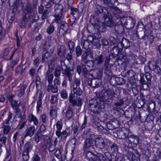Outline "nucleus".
<instances>
[{
    "label": "nucleus",
    "instance_id": "nucleus-59",
    "mask_svg": "<svg viewBox=\"0 0 161 161\" xmlns=\"http://www.w3.org/2000/svg\"><path fill=\"white\" fill-rule=\"evenodd\" d=\"M73 92L74 94H76L77 96L78 95L79 96L81 95L83 93L82 90L80 87L74 88Z\"/></svg>",
    "mask_w": 161,
    "mask_h": 161
},
{
    "label": "nucleus",
    "instance_id": "nucleus-6",
    "mask_svg": "<svg viewBox=\"0 0 161 161\" xmlns=\"http://www.w3.org/2000/svg\"><path fill=\"white\" fill-rule=\"evenodd\" d=\"M87 67L89 66H87L83 63H82L81 65H78L76 67V71L78 74L80 75L82 72L84 77H88V74L90 70L89 71Z\"/></svg>",
    "mask_w": 161,
    "mask_h": 161
},
{
    "label": "nucleus",
    "instance_id": "nucleus-62",
    "mask_svg": "<svg viewBox=\"0 0 161 161\" xmlns=\"http://www.w3.org/2000/svg\"><path fill=\"white\" fill-rule=\"evenodd\" d=\"M140 97L144 103L149 100L150 96L149 95H147L146 96L144 95L143 93H141L140 94Z\"/></svg>",
    "mask_w": 161,
    "mask_h": 161
},
{
    "label": "nucleus",
    "instance_id": "nucleus-63",
    "mask_svg": "<svg viewBox=\"0 0 161 161\" xmlns=\"http://www.w3.org/2000/svg\"><path fill=\"white\" fill-rule=\"evenodd\" d=\"M55 29L54 25L50 24L49 26L47 28L46 30V32L49 34H52Z\"/></svg>",
    "mask_w": 161,
    "mask_h": 161
},
{
    "label": "nucleus",
    "instance_id": "nucleus-52",
    "mask_svg": "<svg viewBox=\"0 0 161 161\" xmlns=\"http://www.w3.org/2000/svg\"><path fill=\"white\" fill-rule=\"evenodd\" d=\"M119 60V62H120L121 61H122L123 62L125 63H128L129 62L128 59L127 58V56L123 54H120L119 57H118Z\"/></svg>",
    "mask_w": 161,
    "mask_h": 161
},
{
    "label": "nucleus",
    "instance_id": "nucleus-54",
    "mask_svg": "<svg viewBox=\"0 0 161 161\" xmlns=\"http://www.w3.org/2000/svg\"><path fill=\"white\" fill-rule=\"evenodd\" d=\"M111 151L114 153L118 152V147L117 145L115 143H112L110 147Z\"/></svg>",
    "mask_w": 161,
    "mask_h": 161
},
{
    "label": "nucleus",
    "instance_id": "nucleus-15",
    "mask_svg": "<svg viewBox=\"0 0 161 161\" xmlns=\"http://www.w3.org/2000/svg\"><path fill=\"white\" fill-rule=\"evenodd\" d=\"M13 114L9 111L8 113V118L5 121L3 122V123L4 124L3 125V128H4L3 131L4 133L5 134H8L11 129V127L8 125L9 124V121L12 119Z\"/></svg>",
    "mask_w": 161,
    "mask_h": 161
},
{
    "label": "nucleus",
    "instance_id": "nucleus-13",
    "mask_svg": "<svg viewBox=\"0 0 161 161\" xmlns=\"http://www.w3.org/2000/svg\"><path fill=\"white\" fill-rule=\"evenodd\" d=\"M72 132V130L70 127H68L62 132L59 131H56V134L58 138L61 137V139L65 140L68 136L70 135Z\"/></svg>",
    "mask_w": 161,
    "mask_h": 161
},
{
    "label": "nucleus",
    "instance_id": "nucleus-58",
    "mask_svg": "<svg viewBox=\"0 0 161 161\" xmlns=\"http://www.w3.org/2000/svg\"><path fill=\"white\" fill-rule=\"evenodd\" d=\"M68 45L69 49L70 52L73 53L75 50V43L69 40L68 41Z\"/></svg>",
    "mask_w": 161,
    "mask_h": 161
},
{
    "label": "nucleus",
    "instance_id": "nucleus-48",
    "mask_svg": "<svg viewBox=\"0 0 161 161\" xmlns=\"http://www.w3.org/2000/svg\"><path fill=\"white\" fill-rule=\"evenodd\" d=\"M109 62H108L104 64V73H112L111 69V66L109 65Z\"/></svg>",
    "mask_w": 161,
    "mask_h": 161
},
{
    "label": "nucleus",
    "instance_id": "nucleus-31",
    "mask_svg": "<svg viewBox=\"0 0 161 161\" xmlns=\"http://www.w3.org/2000/svg\"><path fill=\"white\" fill-rule=\"evenodd\" d=\"M26 134L24 137L25 138L27 136L32 137L35 132V127L34 125L30 127L26 130Z\"/></svg>",
    "mask_w": 161,
    "mask_h": 161
},
{
    "label": "nucleus",
    "instance_id": "nucleus-42",
    "mask_svg": "<svg viewBox=\"0 0 161 161\" xmlns=\"http://www.w3.org/2000/svg\"><path fill=\"white\" fill-rule=\"evenodd\" d=\"M73 116V112L72 108L69 106L68 107V109L65 114V116L69 120L72 118Z\"/></svg>",
    "mask_w": 161,
    "mask_h": 161
},
{
    "label": "nucleus",
    "instance_id": "nucleus-44",
    "mask_svg": "<svg viewBox=\"0 0 161 161\" xmlns=\"http://www.w3.org/2000/svg\"><path fill=\"white\" fill-rule=\"evenodd\" d=\"M90 56L93 58V56L92 53V51L90 50H86L85 51L81 56V59L88 58V56Z\"/></svg>",
    "mask_w": 161,
    "mask_h": 161
},
{
    "label": "nucleus",
    "instance_id": "nucleus-26",
    "mask_svg": "<svg viewBox=\"0 0 161 161\" xmlns=\"http://www.w3.org/2000/svg\"><path fill=\"white\" fill-rule=\"evenodd\" d=\"M100 18L99 16H97L95 15L91 16L90 20V22L92 24L97 27L99 25L101 21L100 20Z\"/></svg>",
    "mask_w": 161,
    "mask_h": 161
},
{
    "label": "nucleus",
    "instance_id": "nucleus-24",
    "mask_svg": "<svg viewBox=\"0 0 161 161\" xmlns=\"http://www.w3.org/2000/svg\"><path fill=\"white\" fill-rule=\"evenodd\" d=\"M146 31L145 30L143 32V35L142 36L141 38L139 37L138 38L140 39H144L145 40L147 39V42L148 43L150 44H152L155 36L153 35H146L145 32Z\"/></svg>",
    "mask_w": 161,
    "mask_h": 161
},
{
    "label": "nucleus",
    "instance_id": "nucleus-64",
    "mask_svg": "<svg viewBox=\"0 0 161 161\" xmlns=\"http://www.w3.org/2000/svg\"><path fill=\"white\" fill-rule=\"evenodd\" d=\"M132 156H135L137 158H139L141 154L139 151L136 149L133 148Z\"/></svg>",
    "mask_w": 161,
    "mask_h": 161
},
{
    "label": "nucleus",
    "instance_id": "nucleus-23",
    "mask_svg": "<svg viewBox=\"0 0 161 161\" xmlns=\"http://www.w3.org/2000/svg\"><path fill=\"white\" fill-rule=\"evenodd\" d=\"M24 4L22 0H16L13 6L17 9V12L19 13L23 10L24 7Z\"/></svg>",
    "mask_w": 161,
    "mask_h": 161
},
{
    "label": "nucleus",
    "instance_id": "nucleus-50",
    "mask_svg": "<svg viewBox=\"0 0 161 161\" xmlns=\"http://www.w3.org/2000/svg\"><path fill=\"white\" fill-rule=\"evenodd\" d=\"M69 103H70L71 106L73 107H75L76 105L78 107L81 105V100H78V102H77V101L75 99L69 100Z\"/></svg>",
    "mask_w": 161,
    "mask_h": 161
},
{
    "label": "nucleus",
    "instance_id": "nucleus-32",
    "mask_svg": "<svg viewBox=\"0 0 161 161\" xmlns=\"http://www.w3.org/2000/svg\"><path fill=\"white\" fill-rule=\"evenodd\" d=\"M97 27L92 24L91 23L89 24L87 27V29L90 33L94 34L97 31Z\"/></svg>",
    "mask_w": 161,
    "mask_h": 161
},
{
    "label": "nucleus",
    "instance_id": "nucleus-41",
    "mask_svg": "<svg viewBox=\"0 0 161 161\" xmlns=\"http://www.w3.org/2000/svg\"><path fill=\"white\" fill-rule=\"evenodd\" d=\"M32 146L30 142H26L24 147L23 152L29 153L32 149Z\"/></svg>",
    "mask_w": 161,
    "mask_h": 161
},
{
    "label": "nucleus",
    "instance_id": "nucleus-9",
    "mask_svg": "<svg viewBox=\"0 0 161 161\" xmlns=\"http://www.w3.org/2000/svg\"><path fill=\"white\" fill-rule=\"evenodd\" d=\"M104 23L107 27L112 28L114 27V22L111 12H109L103 16Z\"/></svg>",
    "mask_w": 161,
    "mask_h": 161
},
{
    "label": "nucleus",
    "instance_id": "nucleus-12",
    "mask_svg": "<svg viewBox=\"0 0 161 161\" xmlns=\"http://www.w3.org/2000/svg\"><path fill=\"white\" fill-rule=\"evenodd\" d=\"M123 19L120 20V21H118L116 23L114 29L116 32L119 35H124L125 33V29L123 25Z\"/></svg>",
    "mask_w": 161,
    "mask_h": 161
},
{
    "label": "nucleus",
    "instance_id": "nucleus-38",
    "mask_svg": "<svg viewBox=\"0 0 161 161\" xmlns=\"http://www.w3.org/2000/svg\"><path fill=\"white\" fill-rule=\"evenodd\" d=\"M28 121L29 122H33L34 124L36 125H37L38 123V119L33 114H30L29 115Z\"/></svg>",
    "mask_w": 161,
    "mask_h": 161
},
{
    "label": "nucleus",
    "instance_id": "nucleus-35",
    "mask_svg": "<svg viewBox=\"0 0 161 161\" xmlns=\"http://www.w3.org/2000/svg\"><path fill=\"white\" fill-rule=\"evenodd\" d=\"M102 84V80L92 78V87L93 88H97L101 86Z\"/></svg>",
    "mask_w": 161,
    "mask_h": 161
},
{
    "label": "nucleus",
    "instance_id": "nucleus-45",
    "mask_svg": "<svg viewBox=\"0 0 161 161\" xmlns=\"http://www.w3.org/2000/svg\"><path fill=\"white\" fill-rule=\"evenodd\" d=\"M63 10V6L60 4H58L55 5L54 10L57 14H59L62 13Z\"/></svg>",
    "mask_w": 161,
    "mask_h": 161
},
{
    "label": "nucleus",
    "instance_id": "nucleus-19",
    "mask_svg": "<svg viewBox=\"0 0 161 161\" xmlns=\"http://www.w3.org/2000/svg\"><path fill=\"white\" fill-rule=\"evenodd\" d=\"M28 19L31 22L30 26L31 31H36L37 28L38 24L36 22L35 16L31 15L29 16Z\"/></svg>",
    "mask_w": 161,
    "mask_h": 161
},
{
    "label": "nucleus",
    "instance_id": "nucleus-11",
    "mask_svg": "<svg viewBox=\"0 0 161 161\" xmlns=\"http://www.w3.org/2000/svg\"><path fill=\"white\" fill-rule=\"evenodd\" d=\"M129 143L133 146L135 147L139 143V137L135 135L131 132H130L128 134V138Z\"/></svg>",
    "mask_w": 161,
    "mask_h": 161
},
{
    "label": "nucleus",
    "instance_id": "nucleus-2",
    "mask_svg": "<svg viewBox=\"0 0 161 161\" xmlns=\"http://www.w3.org/2000/svg\"><path fill=\"white\" fill-rule=\"evenodd\" d=\"M92 136V134L90 135L89 137L86 139L83 144L82 150L84 158L88 161H116L111 157L108 158L106 156V154H109L108 153H105L104 154L98 153L95 154L92 150L94 148V140L91 138Z\"/></svg>",
    "mask_w": 161,
    "mask_h": 161
},
{
    "label": "nucleus",
    "instance_id": "nucleus-3",
    "mask_svg": "<svg viewBox=\"0 0 161 161\" xmlns=\"http://www.w3.org/2000/svg\"><path fill=\"white\" fill-rule=\"evenodd\" d=\"M123 74L124 75V77H128V80L130 84H135L137 79V80L140 81L144 90H148L150 89L151 86L152 75L148 72H147L145 73V77L147 81L145 80L144 75L143 73L137 74L136 76V73L132 69L127 70L125 73L123 72Z\"/></svg>",
    "mask_w": 161,
    "mask_h": 161
},
{
    "label": "nucleus",
    "instance_id": "nucleus-18",
    "mask_svg": "<svg viewBox=\"0 0 161 161\" xmlns=\"http://www.w3.org/2000/svg\"><path fill=\"white\" fill-rule=\"evenodd\" d=\"M103 75V71L100 70H90L89 75L93 78L102 80Z\"/></svg>",
    "mask_w": 161,
    "mask_h": 161
},
{
    "label": "nucleus",
    "instance_id": "nucleus-40",
    "mask_svg": "<svg viewBox=\"0 0 161 161\" xmlns=\"http://www.w3.org/2000/svg\"><path fill=\"white\" fill-rule=\"evenodd\" d=\"M115 81V83L117 85H121L125 84V80L123 78L118 77H115L113 78V79Z\"/></svg>",
    "mask_w": 161,
    "mask_h": 161
},
{
    "label": "nucleus",
    "instance_id": "nucleus-37",
    "mask_svg": "<svg viewBox=\"0 0 161 161\" xmlns=\"http://www.w3.org/2000/svg\"><path fill=\"white\" fill-rule=\"evenodd\" d=\"M98 2L100 3L101 5H103V6H106L109 8L110 7L114 6V4L112 2H111L108 0H96Z\"/></svg>",
    "mask_w": 161,
    "mask_h": 161
},
{
    "label": "nucleus",
    "instance_id": "nucleus-7",
    "mask_svg": "<svg viewBox=\"0 0 161 161\" xmlns=\"http://www.w3.org/2000/svg\"><path fill=\"white\" fill-rule=\"evenodd\" d=\"M136 108L135 104H132L124 113L125 117L127 119L132 118L136 114Z\"/></svg>",
    "mask_w": 161,
    "mask_h": 161
},
{
    "label": "nucleus",
    "instance_id": "nucleus-8",
    "mask_svg": "<svg viewBox=\"0 0 161 161\" xmlns=\"http://www.w3.org/2000/svg\"><path fill=\"white\" fill-rule=\"evenodd\" d=\"M122 47H121L119 44H118L113 47L111 51V52L109 55L110 57H112V58H115L116 57L118 58L119 55L122 52Z\"/></svg>",
    "mask_w": 161,
    "mask_h": 161
},
{
    "label": "nucleus",
    "instance_id": "nucleus-20",
    "mask_svg": "<svg viewBox=\"0 0 161 161\" xmlns=\"http://www.w3.org/2000/svg\"><path fill=\"white\" fill-rule=\"evenodd\" d=\"M119 45L121 47L126 49L129 48L130 46V42L128 39L123 37L121 41H119Z\"/></svg>",
    "mask_w": 161,
    "mask_h": 161
},
{
    "label": "nucleus",
    "instance_id": "nucleus-30",
    "mask_svg": "<svg viewBox=\"0 0 161 161\" xmlns=\"http://www.w3.org/2000/svg\"><path fill=\"white\" fill-rule=\"evenodd\" d=\"M27 21V18L25 14H23L22 18L19 20V26L22 28H24L26 26Z\"/></svg>",
    "mask_w": 161,
    "mask_h": 161
},
{
    "label": "nucleus",
    "instance_id": "nucleus-34",
    "mask_svg": "<svg viewBox=\"0 0 161 161\" xmlns=\"http://www.w3.org/2000/svg\"><path fill=\"white\" fill-rule=\"evenodd\" d=\"M108 8L109 12H110L111 11L112 13L114 15L117 14H121V11L117 7H115L114 5L112 7H110L109 8Z\"/></svg>",
    "mask_w": 161,
    "mask_h": 161
},
{
    "label": "nucleus",
    "instance_id": "nucleus-14",
    "mask_svg": "<svg viewBox=\"0 0 161 161\" xmlns=\"http://www.w3.org/2000/svg\"><path fill=\"white\" fill-rule=\"evenodd\" d=\"M150 70L156 74L161 75V69L158 65V63L156 61L151 62L149 64Z\"/></svg>",
    "mask_w": 161,
    "mask_h": 161
},
{
    "label": "nucleus",
    "instance_id": "nucleus-55",
    "mask_svg": "<svg viewBox=\"0 0 161 161\" xmlns=\"http://www.w3.org/2000/svg\"><path fill=\"white\" fill-rule=\"evenodd\" d=\"M42 134L37 131V133L35 135L34 137L35 141L37 143H38L44 136Z\"/></svg>",
    "mask_w": 161,
    "mask_h": 161
},
{
    "label": "nucleus",
    "instance_id": "nucleus-5",
    "mask_svg": "<svg viewBox=\"0 0 161 161\" xmlns=\"http://www.w3.org/2000/svg\"><path fill=\"white\" fill-rule=\"evenodd\" d=\"M109 12L108 8L97 5L95 8L94 15L100 17V15L102 14L104 16L106 14Z\"/></svg>",
    "mask_w": 161,
    "mask_h": 161
},
{
    "label": "nucleus",
    "instance_id": "nucleus-57",
    "mask_svg": "<svg viewBox=\"0 0 161 161\" xmlns=\"http://www.w3.org/2000/svg\"><path fill=\"white\" fill-rule=\"evenodd\" d=\"M27 86L25 85H23L21 86L20 89L19 91V92L18 94V96L21 97L22 96L25 94V90Z\"/></svg>",
    "mask_w": 161,
    "mask_h": 161
},
{
    "label": "nucleus",
    "instance_id": "nucleus-43",
    "mask_svg": "<svg viewBox=\"0 0 161 161\" xmlns=\"http://www.w3.org/2000/svg\"><path fill=\"white\" fill-rule=\"evenodd\" d=\"M42 93H40L39 97H38V100L37 102L36 111L37 113L39 112L40 110V108L42 107Z\"/></svg>",
    "mask_w": 161,
    "mask_h": 161
},
{
    "label": "nucleus",
    "instance_id": "nucleus-17",
    "mask_svg": "<svg viewBox=\"0 0 161 161\" xmlns=\"http://www.w3.org/2000/svg\"><path fill=\"white\" fill-rule=\"evenodd\" d=\"M126 19L124 22H123L125 26V28L128 30H130L133 28L135 24V21L132 18L129 17L128 18L126 17Z\"/></svg>",
    "mask_w": 161,
    "mask_h": 161
},
{
    "label": "nucleus",
    "instance_id": "nucleus-47",
    "mask_svg": "<svg viewBox=\"0 0 161 161\" xmlns=\"http://www.w3.org/2000/svg\"><path fill=\"white\" fill-rule=\"evenodd\" d=\"M110 121L112 123L113 127L115 129L118 128L120 126V122L119 121L116 119H112Z\"/></svg>",
    "mask_w": 161,
    "mask_h": 161
},
{
    "label": "nucleus",
    "instance_id": "nucleus-51",
    "mask_svg": "<svg viewBox=\"0 0 161 161\" xmlns=\"http://www.w3.org/2000/svg\"><path fill=\"white\" fill-rule=\"evenodd\" d=\"M146 59L142 56H140L136 59L135 62V63L136 64H144Z\"/></svg>",
    "mask_w": 161,
    "mask_h": 161
},
{
    "label": "nucleus",
    "instance_id": "nucleus-33",
    "mask_svg": "<svg viewBox=\"0 0 161 161\" xmlns=\"http://www.w3.org/2000/svg\"><path fill=\"white\" fill-rule=\"evenodd\" d=\"M58 55L60 57H64L66 54V49L64 46H60L59 48L57 49Z\"/></svg>",
    "mask_w": 161,
    "mask_h": 161
},
{
    "label": "nucleus",
    "instance_id": "nucleus-21",
    "mask_svg": "<svg viewBox=\"0 0 161 161\" xmlns=\"http://www.w3.org/2000/svg\"><path fill=\"white\" fill-rule=\"evenodd\" d=\"M94 140V144L95 143L96 147L97 148L100 149L104 148V139L101 137H97L95 140L94 139H92Z\"/></svg>",
    "mask_w": 161,
    "mask_h": 161
},
{
    "label": "nucleus",
    "instance_id": "nucleus-16",
    "mask_svg": "<svg viewBox=\"0 0 161 161\" xmlns=\"http://www.w3.org/2000/svg\"><path fill=\"white\" fill-rule=\"evenodd\" d=\"M58 27L59 28V32L60 33L61 31L62 32V35L64 36L66 34L69 29L68 25L66 21H62L58 24Z\"/></svg>",
    "mask_w": 161,
    "mask_h": 161
},
{
    "label": "nucleus",
    "instance_id": "nucleus-60",
    "mask_svg": "<svg viewBox=\"0 0 161 161\" xmlns=\"http://www.w3.org/2000/svg\"><path fill=\"white\" fill-rule=\"evenodd\" d=\"M109 39L111 46L117 45L119 43V41L114 36H110Z\"/></svg>",
    "mask_w": 161,
    "mask_h": 161
},
{
    "label": "nucleus",
    "instance_id": "nucleus-22",
    "mask_svg": "<svg viewBox=\"0 0 161 161\" xmlns=\"http://www.w3.org/2000/svg\"><path fill=\"white\" fill-rule=\"evenodd\" d=\"M130 132V130H125V131H123L122 130H117L116 132L117 136L119 139H125L126 137L128 138V134Z\"/></svg>",
    "mask_w": 161,
    "mask_h": 161
},
{
    "label": "nucleus",
    "instance_id": "nucleus-39",
    "mask_svg": "<svg viewBox=\"0 0 161 161\" xmlns=\"http://www.w3.org/2000/svg\"><path fill=\"white\" fill-rule=\"evenodd\" d=\"M154 124L153 120H150V121L147 122L145 125V128L146 130L149 131L152 130L154 126Z\"/></svg>",
    "mask_w": 161,
    "mask_h": 161
},
{
    "label": "nucleus",
    "instance_id": "nucleus-29",
    "mask_svg": "<svg viewBox=\"0 0 161 161\" xmlns=\"http://www.w3.org/2000/svg\"><path fill=\"white\" fill-rule=\"evenodd\" d=\"M95 127L100 132L104 133L106 135H108L109 133V131L107 130L106 128H104L99 123H97Z\"/></svg>",
    "mask_w": 161,
    "mask_h": 161
},
{
    "label": "nucleus",
    "instance_id": "nucleus-49",
    "mask_svg": "<svg viewBox=\"0 0 161 161\" xmlns=\"http://www.w3.org/2000/svg\"><path fill=\"white\" fill-rule=\"evenodd\" d=\"M54 70L55 77L56 78H59L61 73V67L59 65L57 66Z\"/></svg>",
    "mask_w": 161,
    "mask_h": 161
},
{
    "label": "nucleus",
    "instance_id": "nucleus-27",
    "mask_svg": "<svg viewBox=\"0 0 161 161\" xmlns=\"http://www.w3.org/2000/svg\"><path fill=\"white\" fill-rule=\"evenodd\" d=\"M34 8L31 6L30 3L28 2L26 3L25 8L23 9V14H26L28 13H32L33 12Z\"/></svg>",
    "mask_w": 161,
    "mask_h": 161
},
{
    "label": "nucleus",
    "instance_id": "nucleus-4",
    "mask_svg": "<svg viewBox=\"0 0 161 161\" xmlns=\"http://www.w3.org/2000/svg\"><path fill=\"white\" fill-rule=\"evenodd\" d=\"M110 59V55L102 53L100 55L95 56L94 59L91 61L93 65L96 63L97 65H101L109 62Z\"/></svg>",
    "mask_w": 161,
    "mask_h": 161
},
{
    "label": "nucleus",
    "instance_id": "nucleus-56",
    "mask_svg": "<svg viewBox=\"0 0 161 161\" xmlns=\"http://www.w3.org/2000/svg\"><path fill=\"white\" fill-rule=\"evenodd\" d=\"M75 52L76 57H79L82 55V50L79 45L77 46L76 47Z\"/></svg>",
    "mask_w": 161,
    "mask_h": 161
},
{
    "label": "nucleus",
    "instance_id": "nucleus-25",
    "mask_svg": "<svg viewBox=\"0 0 161 161\" xmlns=\"http://www.w3.org/2000/svg\"><path fill=\"white\" fill-rule=\"evenodd\" d=\"M53 53V51L51 49H48V50L42 55V62L44 63L45 62L48 60V58L51 57Z\"/></svg>",
    "mask_w": 161,
    "mask_h": 161
},
{
    "label": "nucleus",
    "instance_id": "nucleus-28",
    "mask_svg": "<svg viewBox=\"0 0 161 161\" xmlns=\"http://www.w3.org/2000/svg\"><path fill=\"white\" fill-rule=\"evenodd\" d=\"M84 83L82 84L83 88L84 89L85 86L87 88H90L92 87V78H88V77H84Z\"/></svg>",
    "mask_w": 161,
    "mask_h": 161
},
{
    "label": "nucleus",
    "instance_id": "nucleus-10",
    "mask_svg": "<svg viewBox=\"0 0 161 161\" xmlns=\"http://www.w3.org/2000/svg\"><path fill=\"white\" fill-rule=\"evenodd\" d=\"M66 68L63 69L62 67V74L66 76L68 78L69 81L71 82L72 80V77L74 74V68L73 67H68L65 64Z\"/></svg>",
    "mask_w": 161,
    "mask_h": 161
},
{
    "label": "nucleus",
    "instance_id": "nucleus-61",
    "mask_svg": "<svg viewBox=\"0 0 161 161\" xmlns=\"http://www.w3.org/2000/svg\"><path fill=\"white\" fill-rule=\"evenodd\" d=\"M105 76L104 79L107 81H109L112 80V78H114L113 76V73H104Z\"/></svg>",
    "mask_w": 161,
    "mask_h": 161
},
{
    "label": "nucleus",
    "instance_id": "nucleus-36",
    "mask_svg": "<svg viewBox=\"0 0 161 161\" xmlns=\"http://www.w3.org/2000/svg\"><path fill=\"white\" fill-rule=\"evenodd\" d=\"M47 90L48 92L51 91L53 93H57L58 92V88L56 86L53 85L52 84L48 85Z\"/></svg>",
    "mask_w": 161,
    "mask_h": 161
},
{
    "label": "nucleus",
    "instance_id": "nucleus-1",
    "mask_svg": "<svg viewBox=\"0 0 161 161\" xmlns=\"http://www.w3.org/2000/svg\"><path fill=\"white\" fill-rule=\"evenodd\" d=\"M119 91L118 89H117ZM116 93L113 90L108 89L106 91L102 97H100V92H97L96 95L98 97L93 98L89 101V110L93 114L96 115L100 114L101 112H103L105 108V104H111L113 100L116 102L114 103V106L122 107L124 103V101L120 94Z\"/></svg>",
    "mask_w": 161,
    "mask_h": 161
},
{
    "label": "nucleus",
    "instance_id": "nucleus-53",
    "mask_svg": "<svg viewBox=\"0 0 161 161\" xmlns=\"http://www.w3.org/2000/svg\"><path fill=\"white\" fill-rule=\"evenodd\" d=\"M54 150H55V152H54L55 156L58 159L61 158L62 157V155L60 150L59 149L57 148L54 150H50V149H49V151L51 152H53Z\"/></svg>",
    "mask_w": 161,
    "mask_h": 161
},
{
    "label": "nucleus",
    "instance_id": "nucleus-46",
    "mask_svg": "<svg viewBox=\"0 0 161 161\" xmlns=\"http://www.w3.org/2000/svg\"><path fill=\"white\" fill-rule=\"evenodd\" d=\"M107 26L104 23L101 22L99 25L97 27V31H100L102 32H105L107 30Z\"/></svg>",
    "mask_w": 161,
    "mask_h": 161
}]
</instances>
